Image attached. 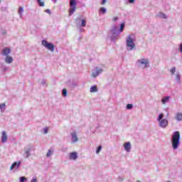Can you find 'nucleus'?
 <instances>
[{
	"label": "nucleus",
	"instance_id": "obj_1",
	"mask_svg": "<svg viewBox=\"0 0 182 182\" xmlns=\"http://www.w3.org/2000/svg\"><path fill=\"white\" fill-rule=\"evenodd\" d=\"M172 148L173 150H177L180 146V132L176 131L172 135L171 139Z\"/></svg>",
	"mask_w": 182,
	"mask_h": 182
},
{
	"label": "nucleus",
	"instance_id": "obj_2",
	"mask_svg": "<svg viewBox=\"0 0 182 182\" xmlns=\"http://www.w3.org/2000/svg\"><path fill=\"white\" fill-rule=\"evenodd\" d=\"M134 34H130L126 39V46L127 50H133L136 48V44L134 43Z\"/></svg>",
	"mask_w": 182,
	"mask_h": 182
},
{
	"label": "nucleus",
	"instance_id": "obj_3",
	"mask_svg": "<svg viewBox=\"0 0 182 182\" xmlns=\"http://www.w3.org/2000/svg\"><path fill=\"white\" fill-rule=\"evenodd\" d=\"M111 37L110 39L112 41H117L120 35V31H119V27L117 26H113L110 30Z\"/></svg>",
	"mask_w": 182,
	"mask_h": 182
},
{
	"label": "nucleus",
	"instance_id": "obj_4",
	"mask_svg": "<svg viewBox=\"0 0 182 182\" xmlns=\"http://www.w3.org/2000/svg\"><path fill=\"white\" fill-rule=\"evenodd\" d=\"M163 117H164V114H160L157 118V121L159 122V127H161V129H166V127L168 126V121L166 119H163Z\"/></svg>",
	"mask_w": 182,
	"mask_h": 182
},
{
	"label": "nucleus",
	"instance_id": "obj_5",
	"mask_svg": "<svg viewBox=\"0 0 182 182\" xmlns=\"http://www.w3.org/2000/svg\"><path fill=\"white\" fill-rule=\"evenodd\" d=\"M149 59L141 58L136 61V65H138L139 68L141 69H146V68H150L149 65Z\"/></svg>",
	"mask_w": 182,
	"mask_h": 182
},
{
	"label": "nucleus",
	"instance_id": "obj_6",
	"mask_svg": "<svg viewBox=\"0 0 182 182\" xmlns=\"http://www.w3.org/2000/svg\"><path fill=\"white\" fill-rule=\"evenodd\" d=\"M76 6H77L76 0H70L69 16H71V15H73L76 12Z\"/></svg>",
	"mask_w": 182,
	"mask_h": 182
},
{
	"label": "nucleus",
	"instance_id": "obj_7",
	"mask_svg": "<svg viewBox=\"0 0 182 182\" xmlns=\"http://www.w3.org/2000/svg\"><path fill=\"white\" fill-rule=\"evenodd\" d=\"M41 44L43 46L46 48V49L50 50V52H53L55 50V45L52 43L48 42L46 40H43L41 41Z\"/></svg>",
	"mask_w": 182,
	"mask_h": 182
},
{
	"label": "nucleus",
	"instance_id": "obj_8",
	"mask_svg": "<svg viewBox=\"0 0 182 182\" xmlns=\"http://www.w3.org/2000/svg\"><path fill=\"white\" fill-rule=\"evenodd\" d=\"M75 23L77 26H80V28H85L86 26V20L85 19H82L80 23V18H77Z\"/></svg>",
	"mask_w": 182,
	"mask_h": 182
},
{
	"label": "nucleus",
	"instance_id": "obj_9",
	"mask_svg": "<svg viewBox=\"0 0 182 182\" xmlns=\"http://www.w3.org/2000/svg\"><path fill=\"white\" fill-rule=\"evenodd\" d=\"M11 53V48L6 47L3 48L0 53L1 56H9V54Z\"/></svg>",
	"mask_w": 182,
	"mask_h": 182
},
{
	"label": "nucleus",
	"instance_id": "obj_10",
	"mask_svg": "<svg viewBox=\"0 0 182 182\" xmlns=\"http://www.w3.org/2000/svg\"><path fill=\"white\" fill-rule=\"evenodd\" d=\"M31 151H32V149L30 147L25 148L23 157H25V159H28V157H31Z\"/></svg>",
	"mask_w": 182,
	"mask_h": 182
},
{
	"label": "nucleus",
	"instance_id": "obj_11",
	"mask_svg": "<svg viewBox=\"0 0 182 182\" xmlns=\"http://www.w3.org/2000/svg\"><path fill=\"white\" fill-rule=\"evenodd\" d=\"M95 69H96V71L92 72V76H93L94 77H97V76H99L100 73L103 72V70L99 69L97 67H96Z\"/></svg>",
	"mask_w": 182,
	"mask_h": 182
},
{
	"label": "nucleus",
	"instance_id": "obj_12",
	"mask_svg": "<svg viewBox=\"0 0 182 182\" xmlns=\"http://www.w3.org/2000/svg\"><path fill=\"white\" fill-rule=\"evenodd\" d=\"M4 62H5V63H7L8 65H11V63H12V62H14V58H12L10 55H7V56H6V58L4 59Z\"/></svg>",
	"mask_w": 182,
	"mask_h": 182
},
{
	"label": "nucleus",
	"instance_id": "obj_13",
	"mask_svg": "<svg viewBox=\"0 0 182 182\" xmlns=\"http://www.w3.org/2000/svg\"><path fill=\"white\" fill-rule=\"evenodd\" d=\"M124 149L127 153H130V150L132 149V144H130V142L125 143L124 144Z\"/></svg>",
	"mask_w": 182,
	"mask_h": 182
},
{
	"label": "nucleus",
	"instance_id": "obj_14",
	"mask_svg": "<svg viewBox=\"0 0 182 182\" xmlns=\"http://www.w3.org/2000/svg\"><path fill=\"white\" fill-rule=\"evenodd\" d=\"M8 141V135H6V132H2L1 143H6Z\"/></svg>",
	"mask_w": 182,
	"mask_h": 182
},
{
	"label": "nucleus",
	"instance_id": "obj_15",
	"mask_svg": "<svg viewBox=\"0 0 182 182\" xmlns=\"http://www.w3.org/2000/svg\"><path fill=\"white\" fill-rule=\"evenodd\" d=\"M71 137L73 143H76V141H79V138H77V134H76V132H73L71 134Z\"/></svg>",
	"mask_w": 182,
	"mask_h": 182
},
{
	"label": "nucleus",
	"instance_id": "obj_16",
	"mask_svg": "<svg viewBox=\"0 0 182 182\" xmlns=\"http://www.w3.org/2000/svg\"><path fill=\"white\" fill-rule=\"evenodd\" d=\"M70 160H77V153L71 152L69 155Z\"/></svg>",
	"mask_w": 182,
	"mask_h": 182
},
{
	"label": "nucleus",
	"instance_id": "obj_17",
	"mask_svg": "<svg viewBox=\"0 0 182 182\" xmlns=\"http://www.w3.org/2000/svg\"><path fill=\"white\" fill-rule=\"evenodd\" d=\"M18 167H21V162H14L10 167V170H14L15 168H18Z\"/></svg>",
	"mask_w": 182,
	"mask_h": 182
},
{
	"label": "nucleus",
	"instance_id": "obj_18",
	"mask_svg": "<svg viewBox=\"0 0 182 182\" xmlns=\"http://www.w3.org/2000/svg\"><path fill=\"white\" fill-rule=\"evenodd\" d=\"M175 118L178 122H181V120H182V113L181 112L176 113Z\"/></svg>",
	"mask_w": 182,
	"mask_h": 182
},
{
	"label": "nucleus",
	"instance_id": "obj_19",
	"mask_svg": "<svg viewBox=\"0 0 182 182\" xmlns=\"http://www.w3.org/2000/svg\"><path fill=\"white\" fill-rule=\"evenodd\" d=\"M168 100H170V97L166 96L162 99L161 102L163 103V105H166V103H167L168 102Z\"/></svg>",
	"mask_w": 182,
	"mask_h": 182
},
{
	"label": "nucleus",
	"instance_id": "obj_20",
	"mask_svg": "<svg viewBox=\"0 0 182 182\" xmlns=\"http://www.w3.org/2000/svg\"><path fill=\"white\" fill-rule=\"evenodd\" d=\"M97 92V86L93 85L92 87H90V92L91 93H95Z\"/></svg>",
	"mask_w": 182,
	"mask_h": 182
},
{
	"label": "nucleus",
	"instance_id": "obj_21",
	"mask_svg": "<svg viewBox=\"0 0 182 182\" xmlns=\"http://www.w3.org/2000/svg\"><path fill=\"white\" fill-rule=\"evenodd\" d=\"M158 16L162 19H167V16H166V14L164 13H159Z\"/></svg>",
	"mask_w": 182,
	"mask_h": 182
},
{
	"label": "nucleus",
	"instance_id": "obj_22",
	"mask_svg": "<svg viewBox=\"0 0 182 182\" xmlns=\"http://www.w3.org/2000/svg\"><path fill=\"white\" fill-rule=\"evenodd\" d=\"M22 14H23V7H19L18 14H19L20 18H22L23 16V15Z\"/></svg>",
	"mask_w": 182,
	"mask_h": 182
},
{
	"label": "nucleus",
	"instance_id": "obj_23",
	"mask_svg": "<svg viewBox=\"0 0 182 182\" xmlns=\"http://www.w3.org/2000/svg\"><path fill=\"white\" fill-rule=\"evenodd\" d=\"M5 106H6L5 103L0 104V109L1 113H4V112H5Z\"/></svg>",
	"mask_w": 182,
	"mask_h": 182
},
{
	"label": "nucleus",
	"instance_id": "obj_24",
	"mask_svg": "<svg viewBox=\"0 0 182 182\" xmlns=\"http://www.w3.org/2000/svg\"><path fill=\"white\" fill-rule=\"evenodd\" d=\"M52 154H53V149H50L48 151L46 156L50 157Z\"/></svg>",
	"mask_w": 182,
	"mask_h": 182
},
{
	"label": "nucleus",
	"instance_id": "obj_25",
	"mask_svg": "<svg viewBox=\"0 0 182 182\" xmlns=\"http://www.w3.org/2000/svg\"><path fill=\"white\" fill-rule=\"evenodd\" d=\"M100 12H101V14L105 15V14H106V12H107V10L105 7H101L100 9Z\"/></svg>",
	"mask_w": 182,
	"mask_h": 182
},
{
	"label": "nucleus",
	"instance_id": "obj_26",
	"mask_svg": "<svg viewBox=\"0 0 182 182\" xmlns=\"http://www.w3.org/2000/svg\"><path fill=\"white\" fill-rule=\"evenodd\" d=\"M123 29H124V23H122L120 24V28H119V33H122L123 32Z\"/></svg>",
	"mask_w": 182,
	"mask_h": 182
},
{
	"label": "nucleus",
	"instance_id": "obj_27",
	"mask_svg": "<svg viewBox=\"0 0 182 182\" xmlns=\"http://www.w3.org/2000/svg\"><path fill=\"white\" fill-rule=\"evenodd\" d=\"M62 95L64 96V97H66V96H68V90L65 88L63 89Z\"/></svg>",
	"mask_w": 182,
	"mask_h": 182
},
{
	"label": "nucleus",
	"instance_id": "obj_28",
	"mask_svg": "<svg viewBox=\"0 0 182 182\" xmlns=\"http://www.w3.org/2000/svg\"><path fill=\"white\" fill-rule=\"evenodd\" d=\"M39 6H45V2L42 1V0H36Z\"/></svg>",
	"mask_w": 182,
	"mask_h": 182
},
{
	"label": "nucleus",
	"instance_id": "obj_29",
	"mask_svg": "<svg viewBox=\"0 0 182 182\" xmlns=\"http://www.w3.org/2000/svg\"><path fill=\"white\" fill-rule=\"evenodd\" d=\"M133 109V104H127V110H132Z\"/></svg>",
	"mask_w": 182,
	"mask_h": 182
},
{
	"label": "nucleus",
	"instance_id": "obj_30",
	"mask_svg": "<svg viewBox=\"0 0 182 182\" xmlns=\"http://www.w3.org/2000/svg\"><path fill=\"white\" fill-rule=\"evenodd\" d=\"M100 151H102V146H99L96 150V153L97 154H99V153H100Z\"/></svg>",
	"mask_w": 182,
	"mask_h": 182
},
{
	"label": "nucleus",
	"instance_id": "obj_31",
	"mask_svg": "<svg viewBox=\"0 0 182 182\" xmlns=\"http://www.w3.org/2000/svg\"><path fill=\"white\" fill-rule=\"evenodd\" d=\"M171 75H174L176 73V67H173L170 70Z\"/></svg>",
	"mask_w": 182,
	"mask_h": 182
},
{
	"label": "nucleus",
	"instance_id": "obj_32",
	"mask_svg": "<svg viewBox=\"0 0 182 182\" xmlns=\"http://www.w3.org/2000/svg\"><path fill=\"white\" fill-rule=\"evenodd\" d=\"M176 79L177 80L178 83H180V79H181L180 74L176 75Z\"/></svg>",
	"mask_w": 182,
	"mask_h": 182
},
{
	"label": "nucleus",
	"instance_id": "obj_33",
	"mask_svg": "<svg viewBox=\"0 0 182 182\" xmlns=\"http://www.w3.org/2000/svg\"><path fill=\"white\" fill-rule=\"evenodd\" d=\"M1 35H6V33H7V31L6 29L1 28Z\"/></svg>",
	"mask_w": 182,
	"mask_h": 182
},
{
	"label": "nucleus",
	"instance_id": "obj_34",
	"mask_svg": "<svg viewBox=\"0 0 182 182\" xmlns=\"http://www.w3.org/2000/svg\"><path fill=\"white\" fill-rule=\"evenodd\" d=\"M1 68L3 69L4 72H6L8 70V69H9L6 66H1Z\"/></svg>",
	"mask_w": 182,
	"mask_h": 182
},
{
	"label": "nucleus",
	"instance_id": "obj_35",
	"mask_svg": "<svg viewBox=\"0 0 182 182\" xmlns=\"http://www.w3.org/2000/svg\"><path fill=\"white\" fill-rule=\"evenodd\" d=\"M26 180V178H25L24 176L20 177V182H25Z\"/></svg>",
	"mask_w": 182,
	"mask_h": 182
},
{
	"label": "nucleus",
	"instance_id": "obj_36",
	"mask_svg": "<svg viewBox=\"0 0 182 182\" xmlns=\"http://www.w3.org/2000/svg\"><path fill=\"white\" fill-rule=\"evenodd\" d=\"M43 132H44V134H48V128H44Z\"/></svg>",
	"mask_w": 182,
	"mask_h": 182
},
{
	"label": "nucleus",
	"instance_id": "obj_37",
	"mask_svg": "<svg viewBox=\"0 0 182 182\" xmlns=\"http://www.w3.org/2000/svg\"><path fill=\"white\" fill-rule=\"evenodd\" d=\"M31 182H38V179L36 178H33Z\"/></svg>",
	"mask_w": 182,
	"mask_h": 182
},
{
	"label": "nucleus",
	"instance_id": "obj_38",
	"mask_svg": "<svg viewBox=\"0 0 182 182\" xmlns=\"http://www.w3.org/2000/svg\"><path fill=\"white\" fill-rule=\"evenodd\" d=\"M135 1H136V0H128V2H129V4H134Z\"/></svg>",
	"mask_w": 182,
	"mask_h": 182
},
{
	"label": "nucleus",
	"instance_id": "obj_39",
	"mask_svg": "<svg viewBox=\"0 0 182 182\" xmlns=\"http://www.w3.org/2000/svg\"><path fill=\"white\" fill-rule=\"evenodd\" d=\"M117 19H119V18L117 16H116L112 18V21H114V22H116V21H117Z\"/></svg>",
	"mask_w": 182,
	"mask_h": 182
},
{
	"label": "nucleus",
	"instance_id": "obj_40",
	"mask_svg": "<svg viewBox=\"0 0 182 182\" xmlns=\"http://www.w3.org/2000/svg\"><path fill=\"white\" fill-rule=\"evenodd\" d=\"M106 2H107V0H102V4L105 5V4H106Z\"/></svg>",
	"mask_w": 182,
	"mask_h": 182
},
{
	"label": "nucleus",
	"instance_id": "obj_41",
	"mask_svg": "<svg viewBox=\"0 0 182 182\" xmlns=\"http://www.w3.org/2000/svg\"><path fill=\"white\" fill-rule=\"evenodd\" d=\"M46 14H49V15H50V14H51L50 11L49 9H46Z\"/></svg>",
	"mask_w": 182,
	"mask_h": 182
},
{
	"label": "nucleus",
	"instance_id": "obj_42",
	"mask_svg": "<svg viewBox=\"0 0 182 182\" xmlns=\"http://www.w3.org/2000/svg\"><path fill=\"white\" fill-rule=\"evenodd\" d=\"M46 84V82L45 80H43L41 82V85H43V86H45Z\"/></svg>",
	"mask_w": 182,
	"mask_h": 182
},
{
	"label": "nucleus",
	"instance_id": "obj_43",
	"mask_svg": "<svg viewBox=\"0 0 182 182\" xmlns=\"http://www.w3.org/2000/svg\"><path fill=\"white\" fill-rule=\"evenodd\" d=\"M80 32L83 33L85 32V29L80 28Z\"/></svg>",
	"mask_w": 182,
	"mask_h": 182
},
{
	"label": "nucleus",
	"instance_id": "obj_44",
	"mask_svg": "<svg viewBox=\"0 0 182 182\" xmlns=\"http://www.w3.org/2000/svg\"><path fill=\"white\" fill-rule=\"evenodd\" d=\"M180 52L182 53V43L180 44Z\"/></svg>",
	"mask_w": 182,
	"mask_h": 182
},
{
	"label": "nucleus",
	"instance_id": "obj_45",
	"mask_svg": "<svg viewBox=\"0 0 182 182\" xmlns=\"http://www.w3.org/2000/svg\"><path fill=\"white\" fill-rule=\"evenodd\" d=\"M119 180H120L121 181H123V178H120V177H119Z\"/></svg>",
	"mask_w": 182,
	"mask_h": 182
},
{
	"label": "nucleus",
	"instance_id": "obj_46",
	"mask_svg": "<svg viewBox=\"0 0 182 182\" xmlns=\"http://www.w3.org/2000/svg\"><path fill=\"white\" fill-rule=\"evenodd\" d=\"M137 182H141L140 181H137Z\"/></svg>",
	"mask_w": 182,
	"mask_h": 182
},
{
	"label": "nucleus",
	"instance_id": "obj_47",
	"mask_svg": "<svg viewBox=\"0 0 182 182\" xmlns=\"http://www.w3.org/2000/svg\"><path fill=\"white\" fill-rule=\"evenodd\" d=\"M0 2H1V0H0Z\"/></svg>",
	"mask_w": 182,
	"mask_h": 182
}]
</instances>
